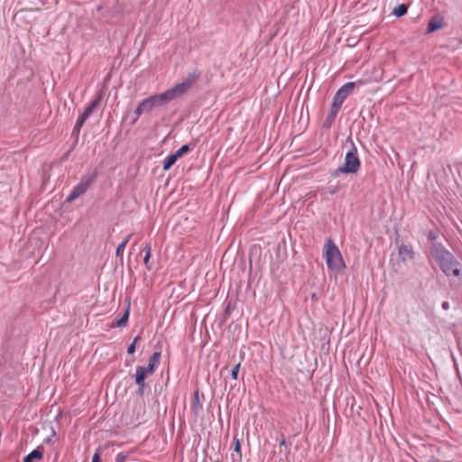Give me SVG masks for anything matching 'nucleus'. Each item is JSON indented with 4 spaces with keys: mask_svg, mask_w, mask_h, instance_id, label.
<instances>
[{
    "mask_svg": "<svg viewBox=\"0 0 462 462\" xmlns=\"http://www.w3.org/2000/svg\"><path fill=\"white\" fill-rule=\"evenodd\" d=\"M198 79L199 75L194 73L189 74L188 78L181 83L175 85L174 87L167 89L162 93L154 94L148 97L147 98L150 101L152 109L164 106L170 102L183 96L193 86Z\"/></svg>",
    "mask_w": 462,
    "mask_h": 462,
    "instance_id": "nucleus-1",
    "label": "nucleus"
},
{
    "mask_svg": "<svg viewBox=\"0 0 462 462\" xmlns=\"http://www.w3.org/2000/svg\"><path fill=\"white\" fill-rule=\"evenodd\" d=\"M431 255L447 276H458L460 274L459 262L441 243H434L431 248Z\"/></svg>",
    "mask_w": 462,
    "mask_h": 462,
    "instance_id": "nucleus-2",
    "label": "nucleus"
},
{
    "mask_svg": "<svg viewBox=\"0 0 462 462\" xmlns=\"http://www.w3.org/2000/svg\"><path fill=\"white\" fill-rule=\"evenodd\" d=\"M360 167L361 162L358 157L357 148L352 142L351 148L346 154L343 165L333 171L331 176L337 178L340 174H355L359 171Z\"/></svg>",
    "mask_w": 462,
    "mask_h": 462,
    "instance_id": "nucleus-3",
    "label": "nucleus"
},
{
    "mask_svg": "<svg viewBox=\"0 0 462 462\" xmlns=\"http://www.w3.org/2000/svg\"><path fill=\"white\" fill-rule=\"evenodd\" d=\"M325 258L328 268L330 270L339 271L345 267L338 247L330 239L326 244Z\"/></svg>",
    "mask_w": 462,
    "mask_h": 462,
    "instance_id": "nucleus-4",
    "label": "nucleus"
},
{
    "mask_svg": "<svg viewBox=\"0 0 462 462\" xmlns=\"http://www.w3.org/2000/svg\"><path fill=\"white\" fill-rule=\"evenodd\" d=\"M356 82H346L344 84L335 94L333 97V101L340 106L344 103V101L347 98V97L352 93Z\"/></svg>",
    "mask_w": 462,
    "mask_h": 462,
    "instance_id": "nucleus-5",
    "label": "nucleus"
},
{
    "mask_svg": "<svg viewBox=\"0 0 462 462\" xmlns=\"http://www.w3.org/2000/svg\"><path fill=\"white\" fill-rule=\"evenodd\" d=\"M398 254L403 263L415 258V252L412 246L403 243L398 245Z\"/></svg>",
    "mask_w": 462,
    "mask_h": 462,
    "instance_id": "nucleus-6",
    "label": "nucleus"
},
{
    "mask_svg": "<svg viewBox=\"0 0 462 462\" xmlns=\"http://www.w3.org/2000/svg\"><path fill=\"white\" fill-rule=\"evenodd\" d=\"M341 106L332 101L329 113L328 114L326 119L323 121L322 126L324 128H330L335 122L336 116L338 114Z\"/></svg>",
    "mask_w": 462,
    "mask_h": 462,
    "instance_id": "nucleus-7",
    "label": "nucleus"
},
{
    "mask_svg": "<svg viewBox=\"0 0 462 462\" xmlns=\"http://www.w3.org/2000/svg\"><path fill=\"white\" fill-rule=\"evenodd\" d=\"M445 26V21L444 17L442 15L437 14L430 17L428 27H427V32L432 33Z\"/></svg>",
    "mask_w": 462,
    "mask_h": 462,
    "instance_id": "nucleus-8",
    "label": "nucleus"
},
{
    "mask_svg": "<svg viewBox=\"0 0 462 462\" xmlns=\"http://www.w3.org/2000/svg\"><path fill=\"white\" fill-rule=\"evenodd\" d=\"M88 189V186L83 183V181L79 180V182L73 188L70 194L68 196L66 201L72 202L81 195L85 194Z\"/></svg>",
    "mask_w": 462,
    "mask_h": 462,
    "instance_id": "nucleus-9",
    "label": "nucleus"
},
{
    "mask_svg": "<svg viewBox=\"0 0 462 462\" xmlns=\"http://www.w3.org/2000/svg\"><path fill=\"white\" fill-rule=\"evenodd\" d=\"M101 99L102 94L98 93L97 97L88 105L84 112L79 116L87 121L93 111L99 106Z\"/></svg>",
    "mask_w": 462,
    "mask_h": 462,
    "instance_id": "nucleus-10",
    "label": "nucleus"
},
{
    "mask_svg": "<svg viewBox=\"0 0 462 462\" xmlns=\"http://www.w3.org/2000/svg\"><path fill=\"white\" fill-rule=\"evenodd\" d=\"M97 176L98 171L97 168L88 169L85 174L82 175L80 180L90 188L96 182Z\"/></svg>",
    "mask_w": 462,
    "mask_h": 462,
    "instance_id": "nucleus-11",
    "label": "nucleus"
},
{
    "mask_svg": "<svg viewBox=\"0 0 462 462\" xmlns=\"http://www.w3.org/2000/svg\"><path fill=\"white\" fill-rule=\"evenodd\" d=\"M162 354L159 351L154 352L148 360L147 366H144L150 373L153 374L161 362Z\"/></svg>",
    "mask_w": 462,
    "mask_h": 462,
    "instance_id": "nucleus-12",
    "label": "nucleus"
},
{
    "mask_svg": "<svg viewBox=\"0 0 462 462\" xmlns=\"http://www.w3.org/2000/svg\"><path fill=\"white\" fill-rule=\"evenodd\" d=\"M153 109L151 106L150 101L148 98L143 99L136 106L135 108V116L136 117H140L143 114H148L152 112Z\"/></svg>",
    "mask_w": 462,
    "mask_h": 462,
    "instance_id": "nucleus-13",
    "label": "nucleus"
},
{
    "mask_svg": "<svg viewBox=\"0 0 462 462\" xmlns=\"http://www.w3.org/2000/svg\"><path fill=\"white\" fill-rule=\"evenodd\" d=\"M152 374L148 371L144 366L138 365L136 366L134 382L136 384L145 383V378L149 375Z\"/></svg>",
    "mask_w": 462,
    "mask_h": 462,
    "instance_id": "nucleus-14",
    "label": "nucleus"
},
{
    "mask_svg": "<svg viewBox=\"0 0 462 462\" xmlns=\"http://www.w3.org/2000/svg\"><path fill=\"white\" fill-rule=\"evenodd\" d=\"M130 314V307L128 306L125 310L124 314L121 318L115 319L112 321L110 327L111 328H125L127 325L128 319Z\"/></svg>",
    "mask_w": 462,
    "mask_h": 462,
    "instance_id": "nucleus-15",
    "label": "nucleus"
},
{
    "mask_svg": "<svg viewBox=\"0 0 462 462\" xmlns=\"http://www.w3.org/2000/svg\"><path fill=\"white\" fill-rule=\"evenodd\" d=\"M191 410L195 414H198L202 410V404L199 400V390H196L192 394Z\"/></svg>",
    "mask_w": 462,
    "mask_h": 462,
    "instance_id": "nucleus-16",
    "label": "nucleus"
},
{
    "mask_svg": "<svg viewBox=\"0 0 462 462\" xmlns=\"http://www.w3.org/2000/svg\"><path fill=\"white\" fill-rule=\"evenodd\" d=\"M42 450L40 448H37L23 457V462H33L34 459H42Z\"/></svg>",
    "mask_w": 462,
    "mask_h": 462,
    "instance_id": "nucleus-17",
    "label": "nucleus"
},
{
    "mask_svg": "<svg viewBox=\"0 0 462 462\" xmlns=\"http://www.w3.org/2000/svg\"><path fill=\"white\" fill-rule=\"evenodd\" d=\"M343 187L344 185L340 181H337L336 183L329 181L327 187V191L330 195H335L338 193L343 189Z\"/></svg>",
    "mask_w": 462,
    "mask_h": 462,
    "instance_id": "nucleus-18",
    "label": "nucleus"
},
{
    "mask_svg": "<svg viewBox=\"0 0 462 462\" xmlns=\"http://www.w3.org/2000/svg\"><path fill=\"white\" fill-rule=\"evenodd\" d=\"M177 160H178V158L176 157V155L174 153L168 155L163 161V164H162L163 171L170 170L172 167V165H174V163L177 162Z\"/></svg>",
    "mask_w": 462,
    "mask_h": 462,
    "instance_id": "nucleus-19",
    "label": "nucleus"
},
{
    "mask_svg": "<svg viewBox=\"0 0 462 462\" xmlns=\"http://www.w3.org/2000/svg\"><path fill=\"white\" fill-rule=\"evenodd\" d=\"M132 235H128L126 237L124 238V240L117 245L116 250V255L118 257H123L124 250L128 244Z\"/></svg>",
    "mask_w": 462,
    "mask_h": 462,
    "instance_id": "nucleus-20",
    "label": "nucleus"
},
{
    "mask_svg": "<svg viewBox=\"0 0 462 462\" xmlns=\"http://www.w3.org/2000/svg\"><path fill=\"white\" fill-rule=\"evenodd\" d=\"M408 12V7L407 5H405L404 4H401L399 5L397 7H395L393 11V14L396 16V17H402L403 16L404 14H406Z\"/></svg>",
    "mask_w": 462,
    "mask_h": 462,
    "instance_id": "nucleus-21",
    "label": "nucleus"
},
{
    "mask_svg": "<svg viewBox=\"0 0 462 462\" xmlns=\"http://www.w3.org/2000/svg\"><path fill=\"white\" fill-rule=\"evenodd\" d=\"M193 149V146L189 145V144H184L182 145L179 150H177L174 154L176 155V157L179 159L180 158L181 156H183L184 154L189 152L191 150Z\"/></svg>",
    "mask_w": 462,
    "mask_h": 462,
    "instance_id": "nucleus-22",
    "label": "nucleus"
},
{
    "mask_svg": "<svg viewBox=\"0 0 462 462\" xmlns=\"http://www.w3.org/2000/svg\"><path fill=\"white\" fill-rule=\"evenodd\" d=\"M86 120L81 118L80 116H79L74 127H73V130H72V134H79L82 126L84 125Z\"/></svg>",
    "mask_w": 462,
    "mask_h": 462,
    "instance_id": "nucleus-23",
    "label": "nucleus"
},
{
    "mask_svg": "<svg viewBox=\"0 0 462 462\" xmlns=\"http://www.w3.org/2000/svg\"><path fill=\"white\" fill-rule=\"evenodd\" d=\"M438 237H439V233L436 231L430 230L427 234V238L431 243L430 249L432 248L434 243H438L437 242Z\"/></svg>",
    "mask_w": 462,
    "mask_h": 462,
    "instance_id": "nucleus-24",
    "label": "nucleus"
},
{
    "mask_svg": "<svg viewBox=\"0 0 462 462\" xmlns=\"http://www.w3.org/2000/svg\"><path fill=\"white\" fill-rule=\"evenodd\" d=\"M141 340V336H136L134 338V341L132 342V344H130L127 347V354L128 355H133L134 352H135V348H136V343L138 341Z\"/></svg>",
    "mask_w": 462,
    "mask_h": 462,
    "instance_id": "nucleus-25",
    "label": "nucleus"
},
{
    "mask_svg": "<svg viewBox=\"0 0 462 462\" xmlns=\"http://www.w3.org/2000/svg\"><path fill=\"white\" fill-rule=\"evenodd\" d=\"M234 451L238 455L239 458L242 457L241 445L239 439L235 437L234 438Z\"/></svg>",
    "mask_w": 462,
    "mask_h": 462,
    "instance_id": "nucleus-26",
    "label": "nucleus"
},
{
    "mask_svg": "<svg viewBox=\"0 0 462 462\" xmlns=\"http://www.w3.org/2000/svg\"><path fill=\"white\" fill-rule=\"evenodd\" d=\"M240 366H241V363L239 362L232 368V370H231L232 379H234V380L238 379V373H239Z\"/></svg>",
    "mask_w": 462,
    "mask_h": 462,
    "instance_id": "nucleus-27",
    "label": "nucleus"
},
{
    "mask_svg": "<svg viewBox=\"0 0 462 462\" xmlns=\"http://www.w3.org/2000/svg\"><path fill=\"white\" fill-rule=\"evenodd\" d=\"M137 385H138V388L136 390V394L138 396L142 397L144 394L145 388H146V383L137 384Z\"/></svg>",
    "mask_w": 462,
    "mask_h": 462,
    "instance_id": "nucleus-28",
    "label": "nucleus"
},
{
    "mask_svg": "<svg viewBox=\"0 0 462 462\" xmlns=\"http://www.w3.org/2000/svg\"><path fill=\"white\" fill-rule=\"evenodd\" d=\"M127 458V454L124 453V452H120L117 454L116 457V462H125Z\"/></svg>",
    "mask_w": 462,
    "mask_h": 462,
    "instance_id": "nucleus-29",
    "label": "nucleus"
},
{
    "mask_svg": "<svg viewBox=\"0 0 462 462\" xmlns=\"http://www.w3.org/2000/svg\"><path fill=\"white\" fill-rule=\"evenodd\" d=\"M150 258H151V254H144V257H143V263L145 264L146 268H147L149 271L151 270V266L149 265Z\"/></svg>",
    "mask_w": 462,
    "mask_h": 462,
    "instance_id": "nucleus-30",
    "label": "nucleus"
},
{
    "mask_svg": "<svg viewBox=\"0 0 462 462\" xmlns=\"http://www.w3.org/2000/svg\"><path fill=\"white\" fill-rule=\"evenodd\" d=\"M91 462H102L101 461V457H100V454L98 451H96L92 457V461Z\"/></svg>",
    "mask_w": 462,
    "mask_h": 462,
    "instance_id": "nucleus-31",
    "label": "nucleus"
},
{
    "mask_svg": "<svg viewBox=\"0 0 462 462\" xmlns=\"http://www.w3.org/2000/svg\"><path fill=\"white\" fill-rule=\"evenodd\" d=\"M145 254H152V247L150 244H146L143 249Z\"/></svg>",
    "mask_w": 462,
    "mask_h": 462,
    "instance_id": "nucleus-32",
    "label": "nucleus"
},
{
    "mask_svg": "<svg viewBox=\"0 0 462 462\" xmlns=\"http://www.w3.org/2000/svg\"><path fill=\"white\" fill-rule=\"evenodd\" d=\"M139 118H140V117H136V116H135V110H134V114H133V116H132V118H131L130 125H135V123L138 121V119H139Z\"/></svg>",
    "mask_w": 462,
    "mask_h": 462,
    "instance_id": "nucleus-33",
    "label": "nucleus"
},
{
    "mask_svg": "<svg viewBox=\"0 0 462 462\" xmlns=\"http://www.w3.org/2000/svg\"><path fill=\"white\" fill-rule=\"evenodd\" d=\"M441 307L443 310H448L449 309V303L448 301H443Z\"/></svg>",
    "mask_w": 462,
    "mask_h": 462,
    "instance_id": "nucleus-34",
    "label": "nucleus"
},
{
    "mask_svg": "<svg viewBox=\"0 0 462 462\" xmlns=\"http://www.w3.org/2000/svg\"><path fill=\"white\" fill-rule=\"evenodd\" d=\"M229 307H230V304L228 303V305L226 306V308L225 310V315L226 317L229 316V313H230Z\"/></svg>",
    "mask_w": 462,
    "mask_h": 462,
    "instance_id": "nucleus-35",
    "label": "nucleus"
},
{
    "mask_svg": "<svg viewBox=\"0 0 462 462\" xmlns=\"http://www.w3.org/2000/svg\"><path fill=\"white\" fill-rule=\"evenodd\" d=\"M285 444H286V440H285V439L283 438V439H281V441H280V445H281V446H283V445H285Z\"/></svg>",
    "mask_w": 462,
    "mask_h": 462,
    "instance_id": "nucleus-36",
    "label": "nucleus"
}]
</instances>
